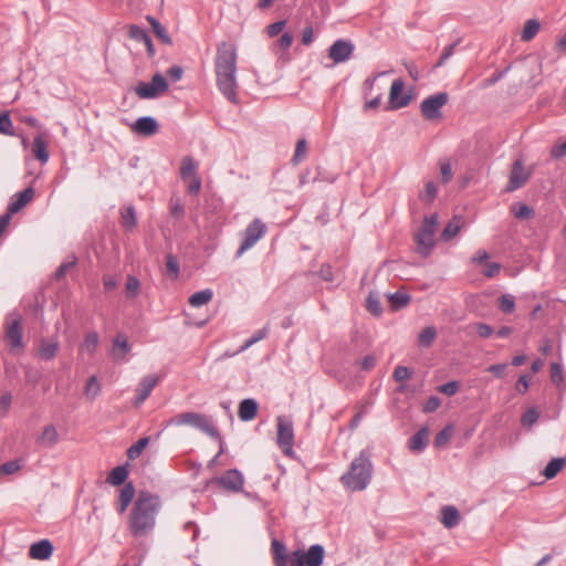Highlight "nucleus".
I'll use <instances>...</instances> for the list:
<instances>
[{"label": "nucleus", "mask_w": 566, "mask_h": 566, "mask_svg": "<svg viewBox=\"0 0 566 566\" xmlns=\"http://www.w3.org/2000/svg\"><path fill=\"white\" fill-rule=\"evenodd\" d=\"M377 363V358L374 355H367L360 360V368L365 371L371 370Z\"/></svg>", "instance_id": "62"}, {"label": "nucleus", "mask_w": 566, "mask_h": 566, "mask_svg": "<svg viewBox=\"0 0 566 566\" xmlns=\"http://www.w3.org/2000/svg\"><path fill=\"white\" fill-rule=\"evenodd\" d=\"M199 164L191 156H185L180 161V178L188 182L187 189L191 195H198L201 189V179L198 175Z\"/></svg>", "instance_id": "6"}, {"label": "nucleus", "mask_w": 566, "mask_h": 566, "mask_svg": "<svg viewBox=\"0 0 566 566\" xmlns=\"http://www.w3.org/2000/svg\"><path fill=\"white\" fill-rule=\"evenodd\" d=\"M439 223L437 213L426 217L421 228L417 232L416 240V252L422 256H428L434 247V234Z\"/></svg>", "instance_id": "5"}, {"label": "nucleus", "mask_w": 566, "mask_h": 566, "mask_svg": "<svg viewBox=\"0 0 566 566\" xmlns=\"http://www.w3.org/2000/svg\"><path fill=\"white\" fill-rule=\"evenodd\" d=\"M0 134L14 136L13 125L8 112L0 114Z\"/></svg>", "instance_id": "46"}, {"label": "nucleus", "mask_w": 566, "mask_h": 566, "mask_svg": "<svg viewBox=\"0 0 566 566\" xmlns=\"http://www.w3.org/2000/svg\"><path fill=\"white\" fill-rule=\"evenodd\" d=\"M32 154L43 165L49 161L50 154L48 151V140L43 135H38L34 138L32 145Z\"/></svg>", "instance_id": "25"}, {"label": "nucleus", "mask_w": 566, "mask_h": 566, "mask_svg": "<svg viewBox=\"0 0 566 566\" xmlns=\"http://www.w3.org/2000/svg\"><path fill=\"white\" fill-rule=\"evenodd\" d=\"M12 402V396L10 392H4L0 397V416H4L9 410Z\"/></svg>", "instance_id": "59"}, {"label": "nucleus", "mask_w": 566, "mask_h": 566, "mask_svg": "<svg viewBox=\"0 0 566 566\" xmlns=\"http://www.w3.org/2000/svg\"><path fill=\"white\" fill-rule=\"evenodd\" d=\"M120 224L127 231H132L136 228L137 216L133 206L120 209Z\"/></svg>", "instance_id": "29"}, {"label": "nucleus", "mask_w": 566, "mask_h": 566, "mask_svg": "<svg viewBox=\"0 0 566 566\" xmlns=\"http://www.w3.org/2000/svg\"><path fill=\"white\" fill-rule=\"evenodd\" d=\"M101 392V386L96 376H91L85 385L84 394L85 396L94 400Z\"/></svg>", "instance_id": "42"}, {"label": "nucleus", "mask_w": 566, "mask_h": 566, "mask_svg": "<svg viewBox=\"0 0 566 566\" xmlns=\"http://www.w3.org/2000/svg\"><path fill=\"white\" fill-rule=\"evenodd\" d=\"M53 545L49 539H41L30 546L29 555L33 559L45 560L51 557Z\"/></svg>", "instance_id": "21"}, {"label": "nucleus", "mask_w": 566, "mask_h": 566, "mask_svg": "<svg viewBox=\"0 0 566 566\" xmlns=\"http://www.w3.org/2000/svg\"><path fill=\"white\" fill-rule=\"evenodd\" d=\"M438 390L447 396H453L459 390V382L458 381H449L443 385H441Z\"/></svg>", "instance_id": "57"}, {"label": "nucleus", "mask_w": 566, "mask_h": 566, "mask_svg": "<svg viewBox=\"0 0 566 566\" xmlns=\"http://www.w3.org/2000/svg\"><path fill=\"white\" fill-rule=\"evenodd\" d=\"M191 426L211 438L220 439V433L213 424L211 417L198 412H184L168 420L167 426Z\"/></svg>", "instance_id": "4"}, {"label": "nucleus", "mask_w": 566, "mask_h": 566, "mask_svg": "<svg viewBox=\"0 0 566 566\" xmlns=\"http://www.w3.org/2000/svg\"><path fill=\"white\" fill-rule=\"evenodd\" d=\"M271 551L274 557L279 556H286V547L283 542H280L279 539H273L271 543Z\"/></svg>", "instance_id": "58"}, {"label": "nucleus", "mask_w": 566, "mask_h": 566, "mask_svg": "<svg viewBox=\"0 0 566 566\" xmlns=\"http://www.w3.org/2000/svg\"><path fill=\"white\" fill-rule=\"evenodd\" d=\"M437 186L433 181L426 184L424 191L420 193V199L423 201L431 202L437 196Z\"/></svg>", "instance_id": "52"}, {"label": "nucleus", "mask_w": 566, "mask_h": 566, "mask_svg": "<svg viewBox=\"0 0 566 566\" xmlns=\"http://www.w3.org/2000/svg\"><path fill=\"white\" fill-rule=\"evenodd\" d=\"M294 556L301 557L306 566H321L324 560L325 549L322 545L314 544L310 546L307 552L301 549L295 551Z\"/></svg>", "instance_id": "15"}, {"label": "nucleus", "mask_w": 566, "mask_h": 566, "mask_svg": "<svg viewBox=\"0 0 566 566\" xmlns=\"http://www.w3.org/2000/svg\"><path fill=\"white\" fill-rule=\"evenodd\" d=\"M212 291L209 289L193 293L189 297V304L193 307H200L208 304L212 298Z\"/></svg>", "instance_id": "34"}, {"label": "nucleus", "mask_w": 566, "mask_h": 566, "mask_svg": "<svg viewBox=\"0 0 566 566\" xmlns=\"http://www.w3.org/2000/svg\"><path fill=\"white\" fill-rule=\"evenodd\" d=\"M146 20L151 25L156 36L165 44H171V38L169 36L166 28L154 17L147 15Z\"/></svg>", "instance_id": "30"}, {"label": "nucleus", "mask_w": 566, "mask_h": 566, "mask_svg": "<svg viewBox=\"0 0 566 566\" xmlns=\"http://www.w3.org/2000/svg\"><path fill=\"white\" fill-rule=\"evenodd\" d=\"M551 155L555 159L566 156V140L560 145L554 146L551 150Z\"/></svg>", "instance_id": "64"}, {"label": "nucleus", "mask_w": 566, "mask_h": 566, "mask_svg": "<svg viewBox=\"0 0 566 566\" xmlns=\"http://www.w3.org/2000/svg\"><path fill=\"white\" fill-rule=\"evenodd\" d=\"M130 352V345L128 339L123 334H118L112 345L111 355L116 363H123L126 360V355Z\"/></svg>", "instance_id": "18"}, {"label": "nucleus", "mask_w": 566, "mask_h": 566, "mask_svg": "<svg viewBox=\"0 0 566 566\" xmlns=\"http://www.w3.org/2000/svg\"><path fill=\"white\" fill-rule=\"evenodd\" d=\"M75 263H76L75 258H73L71 261H67V262L62 263V264L57 268V270H56V272H55V277H56L57 280L62 279V277L66 274V272H67L71 268H73V266L75 265Z\"/></svg>", "instance_id": "61"}, {"label": "nucleus", "mask_w": 566, "mask_h": 566, "mask_svg": "<svg viewBox=\"0 0 566 566\" xmlns=\"http://www.w3.org/2000/svg\"><path fill=\"white\" fill-rule=\"evenodd\" d=\"M243 476L242 474L235 470H228L220 479L219 483L222 485L226 490L232 491V492H239L243 488Z\"/></svg>", "instance_id": "17"}, {"label": "nucleus", "mask_w": 566, "mask_h": 566, "mask_svg": "<svg viewBox=\"0 0 566 566\" xmlns=\"http://www.w3.org/2000/svg\"><path fill=\"white\" fill-rule=\"evenodd\" d=\"M6 338L9 342L10 352L15 353L24 348L21 317L18 316L12 322L7 321Z\"/></svg>", "instance_id": "12"}, {"label": "nucleus", "mask_w": 566, "mask_h": 566, "mask_svg": "<svg viewBox=\"0 0 566 566\" xmlns=\"http://www.w3.org/2000/svg\"><path fill=\"white\" fill-rule=\"evenodd\" d=\"M170 213L178 219H181L185 216V207L178 197H172L170 199Z\"/></svg>", "instance_id": "49"}, {"label": "nucleus", "mask_w": 566, "mask_h": 566, "mask_svg": "<svg viewBox=\"0 0 566 566\" xmlns=\"http://www.w3.org/2000/svg\"><path fill=\"white\" fill-rule=\"evenodd\" d=\"M21 468H22V463L20 460L8 461L0 465V473L7 474V475L13 474V473L18 472Z\"/></svg>", "instance_id": "50"}, {"label": "nucleus", "mask_w": 566, "mask_h": 566, "mask_svg": "<svg viewBox=\"0 0 566 566\" xmlns=\"http://www.w3.org/2000/svg\"><path fill=\"white\" fill-rule=\"evenodd\" d=\"M441 522L447 528H453L460 522V514L454 506H444L441 510Z\"/></svg>", "instance_id": "26"}, {"label": "nucleus", "mask_w": 566, "mask_h": 566, "mask_svg": "<svg viewBox=\"0 0 566 566\" xmlns=\"http://www.w3.org/2000/svg\"><path fill=\"white\" fill-rule=\"evenodd\" d=\"M405 83L401 78L392 82L389 92V103L392 109L406 107L411 102V95L403 94Z\"/></svg>", "instance_id": "13"}, {"label": "nucleus", "mask_w": 566, "mask_h": 566, "mask_svg": "<svg viewBox=\"0 0 566 566\" xmlns=\"http://www.w3.org/2000/svg\"><path fill=\"white\" fill-rule=\"evenodd\" d=\"M512 213L517 219H530L534 216V210L525 203H516L512 207Z\"/></svg>", "instance_id": "45"}, {"label": "nucleus", "mask_w": 566, "mask_h": 566, "mask_svg": "<svg viewBox=\"0 0 566 566\" xmlns=\"http://www.w3.org/2000/svg\"><path fill=\"white\" fill-rule=\"evenodd\" d=\"M373 475V464L370 462L369 455L361 451L358 457H356L346 473H344L340 478L344 486L352 491H363L370 483Z\"/></svg>", "instance_id": "3"}, {"label": "nucleus", "mask_w": 566, "mask_h": 566, "mask_svg": "<svg viewBox=\"0 0 566 566\" xmlns=\"http://www.w3.org/2000/svg\"><path fill=\"white\" fill-rule=\"evenodd\" d=\"M387 297L394 310H400L410 303V295L402 291L387 294Z\"/></svg>", "instance_id": "32"}, {"label": "nucleus", "mask_w": 566, "mask_h": 566, "mask_svg": "<svg viewBox=\"0 0 566 566\" xmlns=\"http://www.w3.org/2000/svg\"><path fill=\"white\" fill-rule=\"evenodd\" d=\"M126 291L127 293L129 294V296L134 297L138 294L139 292V287H140V282L137 277L135 276H128L127 277V281H126Z\"/></svg>", "instance_id": "54"}, {"label": "nucleus", "mask_w": 566, "mask_h": 566, "mask_svg": "<svg viewBox=\"0 0 566 566\" xmlns=\"http://www.w3.org/2000/svg\"><path fill=\"white\" fill-rule=\"evenodd\" d=\"M259 405L253 398L243 399L239 405L238 415L242 421H250L255 418Z\"/></svg>", "instance_id": "24"}, {"label": "nucleus", "mask_w": 566, "mask_h": 566, "mask_svg": "<svg viewBox=\"0 0 566 566\" xmlns=\"http://www.w3.org/2000/svg\"><path fill=\"white\" fill-rule=\"evenodd\" d=\"M436 336L437 331L433 326L424 327L418 336L419 346L429 347L434 342Z\"/></svg>", "instance_id": "38"}, {"label": "nucleus", "mask_w": 566, "mask_h": 566, "mask_svg": "<svg viewBox=\"0 0 566 566\" xmlns=\"http://www.w3.org/2000/svg\"><path fill=\"white\" fill-rule=\"evenodd\" d=\"M354 52V44L348 40H336L328 50V56L334 63H344L350 59Z\"/></svg>", "instance_id": "14"}, {"label": "nucleus", "mask_w": 566, "mask_h": 566, "mask_svg": "<svg viewBox=\"0 0 566 566\" xmlns=\"http://www.w3.org/2000/svg\"><path fill=\"white\" fill-rule=\"evenodd\" d=\"M541 24L535 19H530L525 22L524 29L522 31L521 38L523 41L528 42L535 38L538 33Z\"/></svg>", "instance_id": "37"}, {"label": "nucleus", "mask_w": 566, "mask_h": 566, "mask_svg": "<svg viewBox=\"0 0 566 566\" xmlns=\"http://www.w3.org/2000/svg\"><path fill=\"white\" fill-rule=\"evenodd\" d=\"M499 307L503 313L510 314L515 308V300L514 296L509 294H503L499 298Z\"/></svg>", "instance_id": "47"}, {"label": "nucleus", "mask_w": 566, "mask_h": 566, "mask_svg": "<svg viewBox=\"0 0 566 566\" xmlns=\"http://www.w3.org/2000/svg\"><path fill=\"white\" fill-rule=\"evenodd\" d=\"M168 90V84L160 73H156L149 83L139 82L135 87V93L139 98L151 99Z\"/></svg>", "instance_id": "8"}, {"label": "nucleus", "mask_w": 566, "mask_h": 566, "mask_svg": "<svg viewBox=\"0 0 566 566\" xmlns=\"http://www.w3.org/2000/svg\"><path fill=\"white\" fill-rule=\"evenodd\" d=\"M538 417H539V415H538L537 410H536V409H534V408H531V409H528V410L523 415L522 420H521V421H522V424H523L524 427H531V426H533L534 423H536V422H537Z\"/></svg>", "instance_id": "53"}, {"label": "nucleus", "mask_w": 566, "mask_h": 566, "mask_svg": "<svg viewBox=\"0 0 566 566\" xmlns=\"http://www.w3.org/2000/svg\"><path fill=\"white\" fill-rule=\"evenodd\" d=\"M276 427L277 444L287 452L291 450L294 440L293 423L285 416H280L276 419Z\"/></svg>", "instance_id": "10"}, {"label": "nucleus", "mask_w": 566, "mask_h": 566, "mask_svg": "<svg viewBox=\"0 0 566 566\" xmlns=\"http://www.w3.org/2000/svg\"><path fill=\"white\" fill-rule=\"evenodd\" d=\"M307 156V142L305 138H301L297 140L295 146V151L292 158V163L294 165L300 164Z\"/></svg>", "instance_id": "43"}, {"label": "nucleus", "mask_w": 566, "mask_h": 566, "mask_svg": "<svg viewBox=\"0 0 566 566\" xmlns=\"http://www.w3.org/2000/svg\"><path fill=\"white\" fill-rule=\"evenodd\" d=\"M160 509L157 495L142 492L133 505L129 516V531L136 537H144L151 533L156 525V516Z\"/></svg>", "instance_id": "2"}, {"label": "nucleus", "mask_w": 566, "mask_h": 566, "mask_svg": "<svg viewBox=\"0 0 566 566\" xmlns=\"http://www.w3.org/2000/svg\"><path fill=\"white\" fill-rule=\"evenodd\" d=\"M158 129L159 125L151 116L139 117L133 125V130L142 136H153Z\"/></svg>", "instance_id": "20"}, {"label": "nucleus", "mask_w": 566, "mask_h": 566, "mask_svg": "<svg viewBox=\"0 0 566 566\" xmlns=\"http://www.w3.org/2000/svg\"><path fill=\"white\" fill-rule=\"evenodd\" d=\"M128 476V470L124 465L114 468L107 475L106 481L112 485H120Z\"/></svg>", "instance_id": "33"}, {"label": "nucleus", "mask_w": 566, "mask_h": 566, "mask_svg": "<svg viewBox=\"0 0 566 566\" xmlns=\"http://www.w3.org/2000/svg\"><path fill=\"white\" fill-rule=\"evenodd\" d=\"M128 34H129L130 39L142 42V43L148 36V33L143 28L135 25V24L129 27Z\"/></svg>", "instance_id": "51"}, {"label": "nucleus", "mask_w": 566, "mask_h": 566, "mask_svg": "<svg viewBox=\"0 0 566 566\" xmlns=\"http://www.w3.org/2000/svg\"><path fill=\"white\" fill-rule=\"evenodd\" d=\"M158 381L159 378L156 375H148L140 380L136 388V406H140L150 396Z\"/></svg>", "instance_id": "16"}, {"label": "nucleus", "mask_w": 566, "mask_h": 566, "mask_svg": "<svg viewBox=\"0 0 566 566\" xmlns=\"http://www.w3.org/2000/svg\"><path fill=\"white\" fill-rule=\"evenodd\" d=\"M429 441V430L423 427L418 430L408 441V448L412 452H422Z\"/></svg>", "instance_id": "23"}, {"label": "nucleus", "mask_w": 566, "mask_h": 566, "mask_svg": "<svg viewBox=\"0 0 566 566\" xmlns=\"http://www.w3.org/2000/svg\"><path fill=\"white\" fill-rule=\"evenodd\" d=\"M449 95L446 92L438 93L424 98L420 104L421 115L428 120L441 117V108L448 103Z\"/></svg>", "instance_id": "9"}, {"label": "nucleus", "mask_w": 566, "mask_h": 566, "mask_svg": "<svg viewBox=\"0 0 566 566\" xmlns=\"http://www.w3.org/2000/svg\"><path fill=\"white\" fill-rule=\"evenodd\" d=\"M36 442L43 448H53L59 442V432L54 424H46L39 434Z\"/></svg>", "instance_id": "22"}, {"label": "nucleus", "mask_w": 566, "mask_h": 566, "mask_svg": "<svg viewBox=\"0 0 566 566\" xmlns=\"http://www.w3.org/2000/svg\"><path fill=\"white\" fill-rule=\"evenodd\" d=\"M531 177V172L524 168L522 160H515L512 165L510 179L506 185L505 191L513 192L523 187Z\"/></svg>", "instance_id": "11"}, {"label": "nucleus", "mask_w": 566, "mask_h": 566, "mask_svg": "<svg viewBox=\"0 0 566 566\" xmlns=\"http://www.w3.org/2000/svg\"><path fill=\"white\" fill-rule=\"evenodd\" d=\"M214 67L220 92L230 102L237 103V50L233 44L228 42L218 44Z\"/></svg>", "instance_id": "1"}, {"label": "nucleus", "mask_w": 566, "mask_h": 566, "mask_svg": "<svg viewBox=\"0 0 566 566\" xmlns=\"http://www.w3.org/2000/svg\"><path fill=\"white\" fill-rule=\"evenodd\" d=\"M452 432H453L452 426H447L441 431H439L437 433V436L434 437V441H433L434 447L436 448L444 447L451 439Z\"/></svg>", "instance_id": "44"}, {"label": "nucleus", "mask_w": 566, "mask_h": 566, "mask_svg": "<svg viewBox=\"0 0 566 566\" xmlns=\"http://www.w3.org/2000/svg\"><path fill=\"white\" fill-rule=\"evenodd\" d=\"M269 331H270L269 325H265L263 328L255 332L252 337H250L249 339H247L244 342V344L239 348V350L237 353H242V352L247 350L249 347H251L252 345H254L255 343L264 339L269 335Z\"/></svg>", "instance_id": "39"}, {"label": "nucleus", "mask_w": 566, "mask_h": 566, "mask_svg": "<svg viewBox=\"0 0 566 566\" xmlns=\"http://www.w3.org/2000/svg\"><path fill=\"white\" fill-rule=\"evenodd\" d=\"M475 331H476L478 335L482 338H488L493 333V328L485 323L475 324Z\"/></svg>", "instance_id": "63"}, {"label": "nucleus", "mask_w": 566, "mask_h": 566, "mask_svg": "<svg viewBox=\"0 0 566 566\" xmlns=\"http://www.w3.org/2000/svg\"><path fill=\"white\" fill-rule=\"evenodd\" d=\"M134 495H135L134 485L130 482L124 484V486L122 488V490L119 492V496H118V503H119L118 512L120 514H123L127 510L128 505L130 504V502L134 499Z\"/></svg>", "instance_id": "27"}, {"label": "nucleus", "mask_w": 566, "mask_h": 566, "mask_svg": "<svg viewBox=\"0 0 566 566\" xmlns=\"http://www.w3.org/2000/svg\"><path fill=\"white\" fill-rule=\"evenodd\" d=\"M266 233V226L260 219H254L248 224L243 233V240L235 253L240 258L244 252L255 245V243Z\"/></svg>", "instance_id": "7"}, {"label": "nucleus", "mask_w": 566, "mask_h": 566, "mask_svg": "<svg viewBox=\"0 0 566 566\" xmlns=\"http://www.w3.org/2000/svg\"><path fill=\"white\" fill-rule=\"evenodd\" d=\"M566 460L563 458L552 459L545 467L543 474L546 479H553L564 468Z\"/></svg>", "instance_id": "36"}, {"label": "nucleus", "mask_w": 566, "mask_h": 566, "mask_svg": "<svg viewBox=\"0 0 566 566\" xmlns=\"http://www.w3.org/2000/svg\"><path fill=\"white\" fill-rule=\"evenodd\" d=\"M410 376H411L410 369L405 366H397L392 374L394 379L399 382L409 379Z\"/></svg>", "instance_id": "56"}, {"label": "nucleus", "mask_w": 566, "mask_h": 566, "mask_svg": "<svg viewBox=\"0 0 566 566\" xmlns=\"http://www.w3.org/2000/svg\"><path fill=\"white\" fill-rule=\"evenodd\" d=\"M149 443V437L140 438L136 443L130 446L127 450V457L129 460L137 459L143 450L148 446Z\"/></svg>", "instance_id": "41"}, {"label": "nucleus", "mask_w": 566, "mask_h": 566, "mask_svg": "<svg viewBox=\"0 0 566 566\" xmlns=\"http://www.w3.org/2000/svg\"><path fill=\"white\" fill-rule=\"evenodd\" d=\"M34 190L31 187L25 188L24 190L17 193L10 201L7 213L12 214L20 211L23 207H25L33 198Z\"/></svg>", "instance_id": "19"}, {"label": "nucleus", "mask_w": 566, "mask_h": 566, "mask_svg": "<svg viewBox=\"0 0 566 566\" xmlns=\"http://www.w3.org/2000/svg\"><path fill=\"white\" fill-rule=\"evenodd\" d=\"M59 349L57 342L42 339L39 346V355L44 360H51L55 357Z\"/></svg>", "instance_id": "31"}, {"label": "nucleus", "mask_w": 566, "mask_h": 566, "mask_svg": "<svg viewBox=\"0 0 566 566\" xmlns=\"http://www.w3.org/2000/svg\"><path fill=\"white\" fill-rule=\"evenodd\" d=\"M551 380L557 387H560L564 381V374L562 365L558 363H552L551 365Z\"/></svg>", "instance_id": "48"}, {"label": "nucleus", "mask_w": 566, "mask_h": 566, "mask_svg": "<svg viewBox=\"0 0 566 566\" xmlns=\"http://www.w3.org/2000/svg\"><path fill=\"white\" fill-rule=\"evenodd\" d=\"M366 307L374 315L379 316L382 313L378 293L369 292L367 300H366Z\"/></svg>", "instance_id": "40"}, {"label": "nucleus", "mask_w": 566, "mask_h": 566, "mask_svg": "<svg viewBox=\"0 0 566 566\" xmlns=\"http://www.w3.org/2000/svg\"><path fill=\"white\" fill-rule=\"evenodd\" d=\"M458 45V42H454L448 46L444 48L442 54H441V57L440 60L438 61L437 65L436 66H441L444 64V62L451 57L454 53V50H455V46Z\"/></svg>", "instance_id": "60"}, {"label": "nucleus", "mask_w": 566, "mask_h": 566, "mask_svg": "<svg viewBox=\"0 0 566 566\" xmlns=\"http://www.w3.org/2000/svg\"><path fill=\"white\" fill-rule=\"evenodd\" d=\"M98 334L96 332H90L86 334L83 343L80 346L82 353L93 355L97 348Z\"/></svg>", "instance_id": "35"}, {"label": "nucleus", "mask_w": 566, "mask_h": 566, "mask_svg": "<svg viewBox=\"0 0 566 566\" xmlns=\"http://www.w3.org/2000/svg\"><path fill=\"white\" fill-rule=\"evenodd\" d=\"M166 268L169 273L172 274V277L176 279L179 275V262L177 258L172 254L167 256Z\"/></svg>", "instance_id": "55"}, {"label": "nucleus", "mask_w": 566, "mask_h": 566, "mask_svg": "<svg viewBox=\"0 0 566 566\" xmlns=\"http://www.w3.org/2000/svg\"><path fill=\"white\" fill-rule=\"evenodd\" d=\"M464 221L462 219V217L460 216H454L450 221L449 223L444 227L442 233H441V239L443 241H449L451 240L452 238H454L460 229L462 228Z\"/></svg>", "instance_id": "28"}]
</instances>
